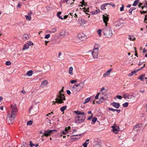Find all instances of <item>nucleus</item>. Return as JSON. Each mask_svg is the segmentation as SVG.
<instances>
[{
  "instance_id": "nucleus-19",
  "label": "nucleus",
  "mask_w": 147,
  "mask_h": 147,
  "mask_svg": "<svg viewBox=\"0 0 147 147\" xmlns=\"http://www.w3.org/2000/svg\"><path fill=\"white\" fill-rule=\"evenodd\" d=\"M74 112L75 114L77 115H83L84 114V112H81V111L78 110L75 111Z\"/></svg>"
},
{
  "instance_id": "nucleus-40",
  "label": "nucleus",
  "mask_w": 147,
  "mask_h": 147,
  "mask_svg": "<svg viewBox=\"0 0 147 147\" xmlns=\"http://www.w3.org/2000/svg\"><path fill=\"white\" fill-rule=\"evenodd\" d=\"M108 109L110 111H113L114 112H115V111H116V109H114L112 108H108Z\"/></svg>"
},
{
  "instance_id": "nucleus-57",
  "label": "nucleus",
  "mask_w": 147,
  "mask_h": 147,
  "mask_svg": "<svg viewBox=\"0 0 147 147\" xmlns=\"http://www.w3.org/2000/svg\"><path fill=\"white\" fill-rule=\"evenodd\" d=\"M134 50H135V56H138L137 55V53H136V49L135 47H134Z\"/></svg>"
},
{
  "instance_id": "nucleus-48",
  "label": "nucleus",
  "mask_w": 147,
  "mask_h": 147,
  "mask_svg": "<svg viewBox=\"0 0 147 147\" xmlns=\"http://www.w3.org/2000/svg\"><path fill=\"white\" fill-rule=\"evenodd\" d=\"M116 97L117 98H118V99H122V96H121L120 95H117L116 96Z\"/></svg>"
},
{
  "instance_id": "nucleus-36",
  "label": "nucleus",
  "mask_w": 147,
  "mask_h": 147,
  "mask_svg": "<svg viewBox=\"0 0 147 147\" xmlns=\"http://www.w3.org/2000/svg\"><path fill=\"white\" fill-rule=\"evenodd\" d=\"M128 103L127 102H125L123 104V105L124 107H128Z\"/></svg>"
},
{
  "instance_id": "nucleus-38",
  "label": "nucleus",
  "mask_w": 147,
  "mask_h": 147,
  "mask_svg": "<svg viewBox=\"0 0 147 147\" xmlns=\"http://www.w3.org/2000/svg\"><path fill=\"white\" fill-rule=\"evenodd\" d=\"M51 30L54 33L57 31V28L55 27L51 29Z\"/></svg>"
},
{
  "instance_id": "nucleus-4",
  "label": "nucleus",
  "mask_w": 147,
  "mask_h": 147,
  "mask_svg": "<svg viewBox=\"0 0 147 147\" xmlns=\"http://www.w3.org/2000/svg\"><path fill=\"white\" fill-rule=\"evenodd\" d=\"M104 34L106 36H113L112 30L110 28H107L103 30Z\"/></svg>"
},
{
  "instance_id": "nucleus-9",
  "label": "nucleus",
  "mask_w": 147,
  "mask_h": 147,
  "mask_svg": "<svg viewBox=\"0 0 147 147\" xmlns=\"http://www.w3.org/2000/svg\"><path fill=\"white\" fill-rule=\"evenodd\" d=\"M106 89H105L104 88H102L100 90L99 93H98L100 96H107V94L105 93V91H107Z\"/></svg>"
},
{
  "instance_id": "nucleus-29",
  "label": "nucleus",
  "mask_w": 147,
  "mask_h": 147,
  "mask_svg": "<svg viewBox=\"0 0 147 147\" xmlns=\"http://www.w3.org/2000/svg\"><path fill=\"white\" fill-rule=\"evenodd\" d=\"M61 12H59L57 14V16L61 20H63V18L61 17L60 16V15L61 14Z\"/></svg>"
},
{
  "instance_id": "nucleus-58",
  "label": "nucleus",
  "mask_w": 147,
  "mask_h": 147,
  "mask_svg": "<svg viewBox=\"0 0 147 147\" xmlns=\"http://www.w3.org/2000/svg\"><path fill=\"white\" fill-rule=\"evenodd\" d=\"M45 45L46 46H47V43L49 42H50V41L45 40Z\"/></svg>"
},
{
  "instance_id": "nucleus-5",
  "label": "nucleus",
  "mask_w": 147,
  "mask_h": 147,
  "mask_svg": "<svg viewBox=\"0 0 147 147\" xmlns=\"http://www.w3.org/2000/svg\"><path fill=\"white\" fill-rule=\"evenodd\" d=\"M86 118V116L84 115L80 117L78 116L77 117L75 118V122L76 123H80L81 122H83Z\"/></svg>"
},
{
  "instance_id": "nucleus-27",
  "label": "nucleus",
  "mask_w": 147,
  "mask_h": 147,
  "mask_svg": "<svg viewBox=\"0 0 147 147\" xmlns=\"http://www.w3.org/2000/svg\"><path fill=\"white\" fill-rule=\"evenodd\" d=\"M67 108V106H64L60 108V110L62 112H63Z\"/></svg>"
},
{
  "instance_id": "nucleus-64",
  "label": "nucleus",
  "mask_w": 147,
  "mask_h": 147,
  "mask_svg": "<svg viewBox=\"0 0 147 147\" xmlns=\"http://www.w3.org/2000/svg\"><path fill=\"white\" fill-rule=\"evenodd\" d=\"M46 119L48 120V123H49L50 124H51V120L49 119H48L47 118Z\"/></svg>"
},
{
  "instance_id": "nucleus-51",
  "label": "nucleus",
  "mask_w": 147,
  "mask_h": 147,
  "mask_svg": "<svg viewBox=\"0 0 147 147\" xmlns=\"http://www.w3.org/2000/svg\"><path fill=\"white\" fill-rule=\"evenodd\" d=\"M67 93L69 95L71 94V92L70 91V90H67Z\"/></svg>"
},
{
  "instance_id": "nucleus-62",
  "label": "nucleus",
  "mask_w": 147,
  "mask_h": 147,
  "mask_svg": "<svg viewBox=\"0 0 147 147\" xmlns=\"http://www.w3.org/2000/svg\"><path fill=\"white\" fill-rule=\"evenodd\" d=\"M131 9L132 10V11H133L135 9H136V8L135 7H131Z\"/></svg>"
},
{
  "instance_id": "nucleus-3",
  "label": "nucleus",
  "mask_w": 147,
  "mask_h": 147,
  "mask_svg": "<svg viewBox=\"0 0 147 147\" xmlns=\"http://www.w3.org/2000/svg\"><path fill=\"white\" fill-rule=\"evenodd\" d=\"M98 46L97 44H95L94 48L92 52V54L94 58H97L98 53Z\"/></svg>"
},
{
  "instance_id": "nucleus-11",
  "label": "nucleus",
  "mask_w": 147,
  "mask_h": 147,
  "mask_svg": "<svg viewBox=\"0 0 147 147\" xmlns=\"http://www.w3.org/2000/svg\"><path fill=\"white\" fill-rule=\"evenodd\" d=\"M56 130H45V133L44 134V136H50V134L52 133L53 131H56Z\"/></svg>"
},
{
  "instance_id": "nucleus-59",
  "label": "nucleus",
  "mask_w": 147,
  "mask_h": 147,
  "mask_svg": "<svg viewBox=\"0 0 147 147\" xmlns=\"http://www.w3.org/2000/svg\"><path fill=\"white\" fill-rule=\"evenodd\" d=\"M32 14V12L31 11L28 13V16H29Z\"/></svg>"
},
{
  "instance_id": "nucleus-60",
  "label": "nucleus",
  "mask_w": 147,
  "mask_h": 147,
  "mask_svg": "<svg viewBox=\"0 0 147 147\" xmlns=\"http://www.w3.org/2000/svg\"><path fill=\"white\" fill-rule=\"evenodd\" d=\"M132 11L131 9L129 11V13H130L131 14V13H132Z\"/></svg>"
},
{
  "instance_id": "nucleus-16",
  "label": "nucleus",
  "mask_w": 147,
  "mask_h": 147,
  "mask_svg": "<svg viewBox=\"0 0 147 147\" xmlns=\"http://www.w3.org/2000/svg\"><path fill=\"white\" fill-rule=\"evenodd\" d=\"M111 127L113 129V131L115 134H117V131H118V129H119V126H112Z\"/></svg>"
},
{
  "instance_id": "nucleus-25",
  "label": "nucleus",
  "mask_w": 147,
  "mask_h": 147,
  "mask_svg": "<svg viewBox=\"0 0 147 147\" xmlns=\"http://www.w3.org/2000/svg\"><path fill=\"white\" fill-rule=\"evenodd\" d=\"M69 131H68V130L67 129V127H66L65 128V129L63 131H62L61 133H63V134H65L67 133H68Z\"/></svg>"
},
{
  "instance_id": "nucleus-21",
  "label": "nucleus",
  "mask_w": 147,
  "mask_h": 147,
  "mask_svg": "<svg viewBox=\"0 0 147 147\" xmlns=\"http://www.w3.org/2000/svg\"><path fill=\"white\" fill-rule=\"evenodd\" d=\"M33 72L32 71L30 70L27 72L26 74L24 76H25L26 75H28L29 76H31L32 75Z\"/></svg>"
},
{
  "instance_id": "nucleus-39",
  "label": "nucleus",
  "mask_w": 147,
  "mask_h": 147,
  "mask_svg": "<svg viewBox=\"0 0 147 147\" xmlns=\"http://www.w3.org/2000/svg\"><path fill=\"white\" fill-rule=\"evenodd\" d=\"M124 5H122V7L120 9V11H122L124 10Z\"/></svg>"
},
{
  "instance_id": "nucleus-63",
  "label": "nucleus",
  "mask_w": 147,
  "mask_h": 147,
  "mask_svg": "<svg viewBox=\"0 0 147 147\" xmlns=\"http://www.w3.org/2000/svg\"><path fill=\"white\" fill-rule=\"evenodd\" d=\"M146 20H147V15L145 16V17L144 19V21H145Z\"/></svg>"
},
{
  "instance_id": "nucleus-8",
  "label": "nucleus",
  "mask_w": 147,
  "mask_h": 147,
  "mask_svg": "<svg viewBox=\"0 0 147 147\" xmlns=\"http://www.w3.org/2000/svg\"><path fill=\"white\" fill-rule=\"evenodd\" d=\"M107 5H111L113 7H115V5L113 3H106L105 4H104L103 5H102L100 6V9L101 10H104L106 9L105 7Z\"/></svg>"
},
{
  "instance_id": "nucleus-42",
  "label": "nucleus",
  "mask_w": 147,
  "mask_h": 147,
  "mask_svg": "<svg viewBox=\"0 0 147 147\" xmlns=\"http://www.w3.org/2000/svg\"><path fill=\"white\" fill-rule=\"evenodd\" d=\"M62 55V53L61 52H59L58 53V56L57 58L59 59L61 58V56Z\"/></svg>"
},
{
  "instance_id": "nucleus-54",
  "label": "nucleus",
  "mask_w": 147,
  "mask_h": 147,
  "mask_svg": "<svg viewBox=\"0 0 147 147\" xmlns=\"http://www.w3.org/2000/svg\"><path fill=\"white\" fill-rule=\"evenodd\" d=\"M80 3H81L82 5H83L85 2L84 0H82L81 2H80Z\"/></svg>"
},
{
  "instance_id": "nucleus-26",
  "label": "nucleus",
  "mask_w": 147,
  "mask_h": 147,
  "mask_svg": "<svg viewBox=\"0 0 147 147\" xmlns=\"http://www.w3.org/2000/svg\"><path fill=\"white\" fill-rule=\"evenodd\" d=\"M81 20L82 23H80V24L81 26H83L86 24V20L83 19H81Z\"/></svg>"
},
{
  "instance_id": "nucleus-44",
  "label": "nucleus",
  "mask_w": 147,
  "mask_h": 147,
  "mask_svg": "<svg viewBox=\"0 0 147 147\" xmlns=\"http://www.w3.org/2000/svg\"><path fill=\"white\" fill-rule=\"evenodd\" d=\"M5 64L7 65H10L11 64V63L10 61H8L6 62Z\"/></svg>"
},
{
  "instance_id": "nucleus-45",
  "label": "nucleus",
  "mask_w": 147,
  "mask_h": 147,
  "mask_svg": "<svg viewBox=\"0 0 147 147\" xmlns=\"http://www.w3.org/2000/svg\"><path fill=\"white\" fill-rule=\"evenodd\" d=\"M128 39L131 41H134L135 40V38L134 37H129Z\"/></svg>"
},
{
  "instance_id": "nucleus-28",
  "label": "nucleus",
  "mask_w": 147,
  "mask_h": 147,
  "mask_svg": "<svg viewBox=\"0 0 147 147\" xmlns=\"http://www.w3.org/2000/svg\"><path fill=\"white\" fill-rule=\"evenodd\" d=\"M145 76V75L144 74L141 75L138 78V79L140 80L141 81H144V78Z\"/></svg>"
},
{
  "instance_id": "nucleus-32",
  "label": "nucleus",
  "mask_w": 147,
  "mask_h": 147,
  "mask_svg": "<svg viewBox=\"0 0 147 147\" xmlns=\"http://www.w3.org/2000/svg\"><path fill=\"white\" fill-rule=\"evenodd\" d=\"M90 97L88 98H86L84 102H83V103L84 104H86V103L90 101Z\"/></svg>"
},
{
  "instance_id": "nucleus-56",
  "label": "nucleus",
  "mask_w": 147,
  "mask_h": 147,
  "mask_svg": "<svg viewBox=\"0 0 147 147\" xmlns=\"http://www.w3.org/2000/svg\"><path fill=\"white\" fill-rule=\"evenodd\" d=\"M87 144H86V143H84L83 144V146H84V147H87Z\"/></svg>"
},
{
  "instance_id": "nucleus-46",
  "label": "nucleus",
  "mask_w": 147,
  "mask_h": 147,
  "mask_svg": "<svg viewBox=\"0 0 147 147\" xmlns=\"http://www.w3.org/2000/svg\"><path fill=\"white\" fill-rule=\"evenodd\" d=\"M65 32H61L59 36H65Z\"/></svg>"
},
{
  "instance_id": "nucleus-18",
  "label": "nucleus",
  "mask_w": 147,
  "mask_h": 147,
  "mask_svg": "<svg viewBox=\"0 0 147 147\" xmlns=\"http://www.w3.org/2000/svg\"><path fill=\"white\" fill-rule=\"evenodd\" d=\"M111 104L115 107L116 108H118L120 107V104L119 103H116L113 102Z\"/></svg>"
},
{
  "instance_id": "nucleus-61",
  "label": "nucleus",
  "mask_w": 147,
  "mask_h": 147,
  "mask_svg": "<svg viewBox=\"0 0 147 147\" xmlns=\"http://www.w3.org/2000/svg\"><path fill=\"white\" fill-rule=\"evenodd\" d=\"M68 15H65L63 17V18L64 19H66L68 17Z\"/></svg>"
},
{
  "instance_id": "nucleus-50",
  "label": "nucleus",
  "mask_w": 147,
  "mask_h": 147,
  "mask_svg": "<svg viewBox=\"0 0 147 147\" xmlns=\"http://www.w3.org/2000/svg\"><path fill=\"white\" fill-rule=\"evenodd\" d=\"M23 144V147H27V145L26 143L24 142Z\"/></svg>"
},
{
  "instance_id": "nucleus-33",
  "label": "nucleus",
  "mask_w": 147,
  "mask_h": 147,
  "mask_svg": "<svg viewBox=\"0 0 147 147\" xmlns=\"http://www.w3.org/2000/svg\"><path fill=\"white\" fill-rule=\"evenodd\" d=\"M138 1H139V0H136L135 1L133 4L132 5L134 6H136L138 4Z\"/></svg>"
},
{
  "instance_id": "nucleus-17",
  "label": "nucleus",
  "mask_w": 147,
  "mask_h": 147,
  "mask_svg": "<svg viewBox=\"0 0 147 147\" xmlns=\"http://www.w3.org/2000/svg\"><path fill=\"white\" fill-rule=\"evenodd\" d=\"M112 69L111 68L107 71L105 73H104L103 74V77L104 78H105L107 76H108L110 74V73L112 70Z\"/></svg>"
},
{
  "instance_id": "nucleus-7",
  "label": "nucleus",
  "mask_w": 147,
  "mask_h": 147,
  "mask_svg": "<svg viewBox=\"0 0 147 147\" xmlns=\"http://www.w3.org/2000/svg\"><path fill=\"white\" fill-rule=\"evenodd\" d=\"M87 38L86 37H74V40L75 42L78 43L84 41Z\"/></svg>"
},
{
  "instance_id": "nucleus-31",
  "label": "nucleus",
  "mask_w": 147,
  "mask_h": 147,
  "mask_svg": "<svg viewBox=\"0 0 147 147\" xmlns=\"http://www.w3.org/2000/svg\"><path fill=\"white\" fill-rule=\"evenodd\" d=\"M97 120V118L95 117H94L92 120V124H94Z\"/></svg>"
},
{
  "instance_id": "nucleus-10",
  "label": "nucleus",
  "mask_w": 147,
  "mask_h": 147,
  "mask_svg": "<svg viewBox=\"0 0 147 147\" xmlns=\"http://www.w3.org/2000/svg\"><path fill=\"white\" fill-rule=\"evenodd\" d=\"M77 84H75L74 85L72 88V90L73 92L77 93L80 91L81 90L79 88H78Z\"/></svg>"
},
{
  "instance_id": "nucleus-34",
  "label": "nucleus",
  "mask_w": 147,
  "mask_h": 147,
  "mask_svg": "<svg viewBox=\"0 0 147 147\" xmlns=\"http://www.w3.org/2000/svg\"><path fill=\"white\" fill-rule=\"evenodd\" d=\"M33 123V121L31 120H30L28 121L27 123V125H31Z\"/></svg>"
},
{
  "instance_id": "nucleus-1",
  "label": "nucleus",
  "mask_w": 147,
  "mask_h": 147,
  "mask_svg": "<svg viewBox=\"0 0 147 147\" xmlns=\"http://www.w3.org/2000/svg\"><path fill=\"white\" fill-rule=\"evenodd\" d=\"M63 87L58 94L57 95V97L55 99L56 101L55 102L53 101V104H55V103L59 104L63 103V101L65 100V98L63 93Z\"/></svg>"
},
{
  "instance_id": "nucleus-35",
  "label": "nucleus",
  "mask_w": 147,
  "mask_h": 147,
  "mask_svg": "<svg viewBox=\"0 0 147 147\" xmlns=\"http://www.w3.org/2000/svg\"><path fill=\"white\" fill-rule=\"evenodd\" d=\"M101 31H102V30L100 29H99L97 31V32L98 34L99 35V36H100L101 35Z\"/></svg>"
},
{
  "instance_id": "nucleus-24",
  "label": "nucleus",
  "mask_w": 147,
  "mask_h": 147,
  "mask_svg": "<svg viewBox=\"0 0 147 147\" xmlns=\"http://www.w3.org/2000/svg\"><path fill=\"white\" fill-rule=\"evenodd\" d=\"M48 83V82L47 80H44L42 82L41 85L43 86V87L46 86Z\"/></svg>"
},
{
  "instance_id": "nucleus-49",
  "label": "nucleus",
  "mask_w": 147,
  "mask_h": 147,
  "mask_svg": "<svg viewBox=\"0 0 147 147\" xmlns=\"http://www.w3.org/2000/svg\"><path fill=\"white\" fill-rule=\"evenodd\" d=\"M95 12L96 14V13H98L100 12V10H99V9L96 10L95 11Z\"/></svg>"
},
{
  "instance_id": "nucleus-20",
  "label": "nucleus",
  "mask_w": 147,
  "mask_h": 147,
  "mask_svg": "<svg viewBox=\"0 0 147 147\" xmlns=\"http://www.w3.org/2000/svg\"><path fill=\"white\" fill-rule=\"evenodd\" d=\"M73 68L72 67H70L69 69V74L71 75H72L73 74Z\"/></svg>"
},
{
  "instance_id": "nucleus-30",
  "label": "nucleus",
  "mask_w": 147,
  "mask_h": 147,
  "mask_svg": "<svg viewBox=\"0 0 147 147\" xmlns=\"http://www.w3.org/2000/svg\"><path fill=\"white\" fill-rule=\"evenodd\" d=\"M29 16L26 15L25 17L27 20L30 21L31 20V17L30 16Z\"/></svg>"
},
{
  "instance_id": "nucleus-53",
  "label": "nucleus",
  "mask_w": 147,
  "mask_h": 147,
  "mask_svg": "<svg viewBox=\"0 0 147 147\" xmlns=\"http://www.w3.org/2000/svg\"><path fill=\"white\" fill-rule=\"evenodd\" d=\"M147 11H140V12L141 13H146Z\"/></svg>"
},
{
  "instance_id": "nucleus-12",
  "label": "nucleus",
  "mask_w": 147,
  "mask_h": 147,
  "mask_svg": "<svg viewBox=\"0 0 147 147\" xmlns=\"http://www.w3.org/2000/svg\"><path fill=\"white\" fill-rule=\"evenodd\" d=\"M108 98L107 96H100L99 100L98 101H96V102L98 104H100L102 102L103 100H105Z\"/></svg>"
},
{
  "instance_id": "nucleus-55",
  "label": "nucleus",
  "mask_w": 147,
  "mask_h": 147,
  "mask_svg": "<svg viewBox=\"0 0 147 147\" xmlns=\"http://www.w3.org/2000/svg\"><path fill=\"white\" fill-rule=\"evenodd\" d=\"M89 140H87L85 142V143H86L87 145L88 144V143H89Z\"/></svg>"
},
{
  "instance_id": "nucleus-22",
  "label": "nucleus",
  "mask_w": 147,
  "mask_h": 147,
  "mask_svg": "<svg viewBox=\"0 0 147 147\" xmlns=\"http://www.w3.org/2000/svg\"><path fill=\"white\" fill-rule=\"evenodd\" d=\"M60 40V38L59 37H53L51 41H53L55 42H58Z\"/></svg>"
},
{
  "instance_id": "nucleus-23",
  "label": "nucleus",
  "mask_w": 147,
  "mask_h": 147,
  "mask_svg": "<svg viewBox=\"0 0 147 147\" xmlns=\"http://www.w3.org/2000/svg\"><path fill=\"white\" fill-rule=\"evenodd\" d=\"M132 96H129L128 95H127L126 94H125L124 95V98L125 99H129V98L131 99L132 98Z\"/></svg>"
},
{
  "instance_id": "nucleus-2",
  "label": "nucleus",
  "mask_w": 147,
  "mask_h": 147,
  "mask_svg": "<svg viewBox=\"0 0 147 147\" xmlns=\"http://www.w3.org/2000/svg\"><path fill=\"white\" fill-rule=\"evenodd\" d=\"M10 107L11 109V115L9 116V118H12L14 119L16 117L18 109L17 108L16 105L15 104L14 105H11Z\"/></svg>"
},
{
  "instance_id": "nucleus-13",
  "label": "nucleus",
  "mask_w": 147,
  "mask_h": 147,
  "mask_svg": "<svg viewBox=\"0 0 147 147\" xmlns=\"http://www.w3.org/2000/svg\"><path fill=\"white\" fill-rule=\"evenodd\" d=\"M102 18H103V21L105 23L106 26H107V22L109 20V18L107 14L106 15H103L102 16Z\"/></svg>"
},
{
  "instance_id": "nucleus-43",
  "label": "nucleus",
  "mask_w": 147,
  "mask_h": 147,
  "mask_svg": "<svg viewBox=\"0 0 147 147\" xmlns=\"http://www.w3.org/2000/svg\"><path fill=\"white\" fill-rule=\"evenodd\" d=\"M30 147H32L33 146H34V144H33L31 141H30Z\"/></svg>"
},
{
  "instance_id": "nucleus-37",
  "label": "nucleus",
  "mask_w": 147,
  "mask_h": 147,
  "mask_svg": "<svg viewBox=\"0 0 147 147\" xmlns=\"http://www.w3.org/2000/svg\"><path fill=\"white\" fill-rule=\"evenodd\" d=\"M77 82V80H72L70 81V82L72 84H74Z\"/></svg>"
},
{
  "instance_id": "nucleus-6",
  "label": "nucleus",
  "mask_w": 147,
  "mask_h": 147,
  "mask_svg": "<svg viewBox=\"0 0 147 147\" xmlns=\"http://www.w3.org/2000/svg\"><path fill=\"white\" fill-rule=\"evenodd\" d=\"M32 45H33V43L31 41H29L28 43L24 45L22 50L24 51L25 50L28 49L29 48V47Z\"/></svg>"
},
{
  "instance_id": "nucleus-47",
  "label": "nucleus",
  "mask_w": 147,
  "mask_h": 147,
  "mask_svg": "<svg viewBox=\"0 0 147 147\" xmlns=\"http://www.w3.org/2000/svg\"><path fill=\"white\" fill-rule=\"evenodd\" d=\"M99 96L100 97V95H99V94L98 93L97 95L95 96V99H98V97Z\"/></svg>"
},
{
  "instance_id": "nucleus-52",
  "label": "nucleus",
  "mask_w": 147,
  "mask_h": 147,
  "mask_svg": "<svg viewBox=\"0 0 147 147\" xmlns=\"http://www.w3.org/2000/svg\"><path fill=\"white\" fill-rule=\"evenodd\" d=\"M21 5V3H19L17 6V7H18L20 8Z\"/></svg>"
},
{
  "instance_id": "nucleus-41",
  "label": "nucleus",
  "mask_w": 147,
  "mask_h": 147,
  "mask_svg": "<svg viewBox=\"0 0 147 147\" xmlns=\"http://www.w3.org/2000/svg\"><path fill=\"white\" fill-rule=\"evenodd\" d=\"M134 71H132L129 74H128V76H132L134 74Z\"/></svg>"
},
{
  "instance_id": "nucleus-14",
  "label": "nucleus",
  "mask_w": 147,
  "mask_h": 147,
  "mask_svg": "<svg viewBox=\"0 0 147 147\" xmlns=\"http://www.w3.org/2000/svg\"><path fill=\"white\" fill-rule=\"evenodd\" d=\"M78 86V88H79L81 90L84 86V82H81L79 83L76 84Z\"/></svg>"
},
{
  "instance_id": "nucleus-15",
  "label": "nucleus",
  "mask_w": 147,
  "mask_h": 147,
  "mask_svg": "<svg viewBox=\"0 0 147 147\" xmlns=\"http://www.w3.org/2000/svg\"><path fill=\"white\" fill-rule=\"evenodd\" d=\"M142 125L141 123L135 125L133 129L134 131H137L140 129Z\"/></svg>"
}]
</instances>
